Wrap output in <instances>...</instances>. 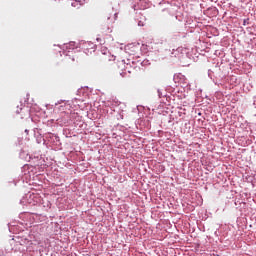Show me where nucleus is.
Returning a JSON list of instances; mask_svg holds the SVG:
<instances>
[{"label": "nucleus", "mask_w": 256, "mask_h": 256, "mask_svg": "<svg viewBox=\"0 0 256 256\" xmlns=\"http://www.w3.org/2000/svg\"><path fill=\"white\" fill-rule=\"evenodd\" d=\"M111 59H113V57L110 54H107V53H101L98 56V61L100 63H103L104 65H109V63H111V61H112Z\"/></svg>", "instance_id": "1"}, {"label": "nucleus", "mask_w": 256, "mask_h": 256, "mask_svg": "<svg viewBox=\"0 0 256 256\" xmlns=\"http://www.w3.org/2000/svg\"><path fill=\"white\" fill-rule=\"evenodd\" d=\"M68 5H71V7H75L76 9H79L81 7V1L79 0H71L68 1Z\"/></svg>", "instance_id": "2"}, {"label": "nucleus", "mask_w": 256, "mask_h": 256, "mask_svg": "<svg viewBox=\"0 0 256 256\" xmlns=\"http://www.w3.org/2000/svg\"><path fill=\"white\" fill-rule=\"evenodd\" d=\"M77 47V44L75 42H70L66 44V49H75Z\"/></svg>", "instance_id": "3"}]
</instances>
